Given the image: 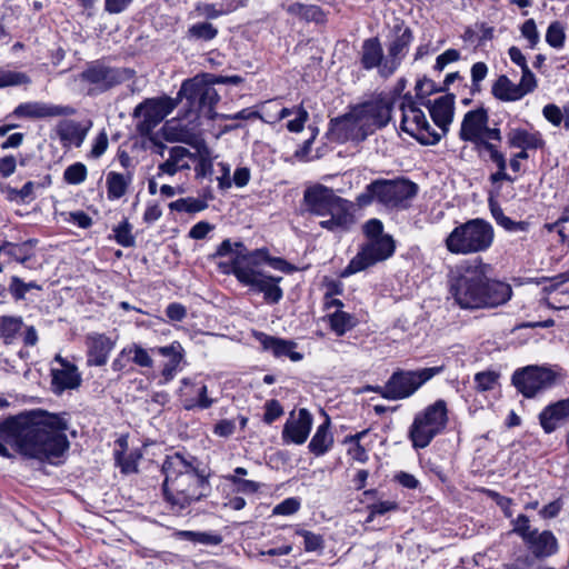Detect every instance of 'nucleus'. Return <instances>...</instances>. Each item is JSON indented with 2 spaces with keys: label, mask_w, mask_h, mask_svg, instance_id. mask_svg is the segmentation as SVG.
I'll return each mask as SVG.
<instances>
[{
  "label": "nucleus",
  "mask_w": 569,
  "mask_h": 569,
  "mask_svg": "<svg viewBox=\"0 0 569 569\" xmlns=\"http://www.w3.org/2000/svg\"><path fill=\"white\" fill-rule=\"evenodd\" d=\"M490 266L481 259L466 261L448 274L449 293L461 309H493L512 297L509 283L488 277Z\"/></svg>",
  "instance_id": "1"
},
{
  "label": "nucleus",
  "mask_w": 569,
  "mask_h": 569,
  "mask_svg": "<svg viewBox=\"0 0 569 569\" xmlns=\"http://www.w3.org/2000/svg\"><path fill=\"white\" fill-rule=\"evenodd\" d=\"M216 256L228 258L227 262L220 263L223 273L233 274L242 286L261 293L267 303L276 305L282 300V277H274L263 268V261L268 260L267 249L248 251L242 242L226 239L218 247Z\"/></svg>",
  "instance_id": "2"
},
{
  "label": "nucleus",
  "mask_w": 569,
  "mask_h": 569,
  "mask_svg": "<svg viewBox=\"0 0 569 569\" xmlns=\"http://www.w3.org/2000/svg\"><path fill=\"white\" fill-rule=\"evenodd\" d=\"M162 472L164 498L178 510L189 507L210 491L208 479L197 471L192 457L187 458L179 452L167 456Z\"/></svg>",
  "instance_id": "3"
},
{
  "label": "nucleus",
  "mask_w": 569,
  "mask_h": 569,
  "mask_svg": "<svg viewBox=\"0 0 569 569\" xmlns=\"http://www.w3.org/2000/svg\"><path fill=\"white\" fill-rule=\"evenodd\" d=\"M70 419L67 412H49L38 408V461L62 465L70 448L67 432Z\"/></svg>",
  "instance_id": "4"
},
{
  "label": "nucleus",
  "mask_w": 569,
  "mask_h": 569,
  "mask_svg": "<svg viewBox=\"0 0 569 569\" xmlns=\"http://www.w3.org/2000/svg\"><path fill=\"white\" fill-rule=\"evenodd\" d=\"M418 191L417 184L405 178H379L368 183L357 196L356 202L365 208L372 204L386 210H403Z\"/></svg>",
  "instance_id": "5"
},
{
  "label": "nucleus",
  "mask_w": 569,
  "mask_h": 569,
  "mask_svg": "<svg viewBox=\"0 0 569 569\" xmlns=\"http://www.w3.org/2000/svg\"><path fill=\"white\" fill-rule=\"evenodd\" d=\"M19 453L36 457V411L10 416L0 422V456L12 458Z\"/></svg>",
  "instance_id": "6"
},
{
  "label": "nucleus",
  "mask_w": 569,
  "mask_h": 569,
  "mask_svg": "<svg viewBox=\"0 0 569 569\" xmlns=\"http://www.w3.org/2000/svg\"><path fill=\"white\" fill-rule=\"evenodd\" d=\"M493 239V227L488 221L476 218L453 228L445 239V247L452 254L468 256L487 251Z\"/></svg>",
  "instance_id": "7"
},
{
  "label": "nucleus",
  "mask_w": 569,
  "mask_h": 569,
  "mask_svg": "<svg viewBox=\"0 0 569 569\" xmlns=\"http://www.w3.org/2000/svg\"><path fill=\"white\" fill-rule=\"evenodd\" d=\"M448 423V408L445 400L439 399L419 411L409 428L412 447L423 449L432 439L441 433Z\"/></svg>",
  "instance_id": "8"
},
{
  "label": "nucleus",
  "mask_w": 569,
  "mask_h": 569,
  "mask_svg": "<svg viewBox=\"0 0 569 569\" xmlns=\"http://www.w3.org/2000/svg\"><path fill=\"white\" fill-rule=\"evenodd\" d=\"M442 371V366L418 370H398L391 375L382 388H379V392L382 398L388 400L406 399Z\"/></svg>",
  "instance_id": "9"
},
{
  "label": "nucleus",
  "mask_w": 569,
  "mask_h": 569,
  "mask_svg": "<svg viewBox=\"0 0 569 569\" xmlns=\"http://www.w3.org/2000/svg\"><path fill=\"white\" fill-rule=\"evenodd\" d=\"M562 369L558 366L531 365L516 370L512 385L526 398H533L539 392L553 387L563 379Z\"/></svg>",
  "instance_id": "10"
},
{
  "label": "nucleus",
  "mask_w": 569,
  "mask_h": 569,
  "mask_svg": "<svg viewBox=\"0 0 569 569\" xmlns=\"http://www.w3.org/2000/svg\"><path fill=\"white\" fill-rule=\"evenodd\" d=\"M459 138L475 144L480 154L487 144L493 143L492 141L500 142L502 139L499 128L489 127V114L485 108L470 110L463 116Z\"/></svg>",
  "instance_id": "11"
},
{
  "label": "nucleus",
  "mask_w": 569,
  "mask_h": 569,
  "mask_svg": "<svg viewBox=\"0 0 569 569\" xmlns=\"http://www.w3.org/2000/svg\"><path fill=\"white\" fill-rule=\"evenodd\" d=\"M402 131L421 144L433 146L441 139V133L429 123L426 113L418 107L411 96L405 94L400 103Z\"/></svg>",
  "instance_id": "12"
},
{
  "label": "nucleus",
  "mask_w": 569,
  "mask_h": 569,
  "mask_svg": "<svg viewBox=\"0 0 569 569\" xmlns=\"http://www.w3.org/2000/svg\"><path fill=\"white\" fill-rule=\"evenodd\" d=\"M395 252V241L391 236L369 240L361 250L351 259L342 271L343 277L360 272L377 262L390 258Z\"/></svg>",
  "instance_id": "13"
},
{
  "label": "nucleus",
  "mask_w": 569,
  "mask_h": 569,
  "mask_svg": "<svg viewBox=\"0 0 569 569\" xmlns=\"http://www.w3.org/2000/svg\"><path fill=\"white\" fill-rule=\"evenodd\" d=\"M179 96L184 97L191 103L198 102L200 111L209 118H213V108L220 99L214 87L202 77L186 80L180 88Z\"/></svg>",
  "instance_id": "14"
},
{
  "label": "nucleus",
  "mask_w": 569,
  "mask_h": 569,
  "mask_svg": "<svg viewBox=\"0 0 569 569\" xmlns=\"http://www.w3.org/2000/svg\"><path fill=\"white\" fill-rule=\"evenodd\" d=\"M177 103L170 97L147 99L134 109V116L141 118L139 128L142 132H149L156 128L169 113L173 111Z\"/></svg>",
  "instance_id": "15"
},
{
  "label": "nucleus",
  "mask_w": 569,
  "mask_h": 569,
  "mask_svg": "<svg viewBox=\"0 0 569 569\" xmlns=\"http://www.w3.org/2000/svg\"><path fill=\"white\" fill-rule=\"evenodd\" d=\"M356 222L353 203L339 197L326 211V217L319 224L331 232H345Z\"/></svg>",
  "instance_id": "16"
},
{
  "label": "nucleus",
  "mask_w": 569,
  "mask_h": 569,
  "mask_svg": "<svg viewBox=\"0 0 569 569\" xmlns=\"http://www.w3.org/2000/svg\"><path fill=\"white\" fill-rule=\"evenodd\" d=\"M131 77L127 69H114L101 63L90 64L82 73L81 79L100 91L108 90Z\"/></svg>",
  "instance_id": "17"
},
{
  "label": "nucleus",
  "mask_w": 569,
  "mask_h": 569,
  "mask_svg": "<svg viewBox=\"0 0 569 569\" xmlns=\"http://www.w3.org/2000/svg\"><path fill=\"white\" fill-rule=\"evenodd\" d=\"M507 143L510 148H517L521 151L513 154L510 159V168L513 172H519L521 169L518 159H528L527 150L539 149L543 144V140L539 132L528 131L522 128H511L507 132Z\"/></svg>",
  "instance_id": "18"
},
{
  "label": "nucleus",
  "mask_w": 569,
  "mask_h": 569,
  "mask_svg": "<svg viewBox=\"0 0 569 569\" xmlns=\"http://www.w3.org/2000/svg\"><path fill=\"white\" fill-rule=\"evenodd\" d=\"M56 366L51 367V390L60 396L64 391L76 390L81 386L82 378L76 365L62 359L54 358Z\"/></svg>",
  "instance_id": "19"
},
{
  "label": "nucleus",
  "mask_w": 569,
  "mask_h": 569,
  "mask_svg": "<svg viewBox=\"0 0 569 569\" xmlns=\"http://www.w3.org/2000/svg\"><path fill=\"white\" fill-rule=\"evenodd\" d=\"M331 131L341 142H360L371 134L365 126L363 119L358 114L356 107L349 113L333 120Z\"/></svg>",
  "instance_id": "20"
},
{
  "label": "nucleus",
  "mask_w": 569,
  "mask_h": 569,
  "mask_svg": "<svg viewBox=\"0 0 569 569\" xmlns=\"http://www.w3.org/2000/svg\"><path fill=\"white\" fill-rule=\"evenodd\" d=\"M313 425V417L306 408L290 412L283 429L284 443L302 445L307 441Z\"/></svg>",
  "instance_id": "21"
},
{
  "label": "nucleus",
  "mask_w": 569,
  "mask_h": 569,
  "mask_svg": "<svg viewBox=\"0 0 569 569\" xmlns=\"http://www.w3.org/2000/svg\"><path fill=\"white\" fill-rule=\"evenodd\" d=\"M370 133L386 127L391 120V103L388 99L377 98L356 106Z\"/></svg>",
  "instance_id": "22"
},
{
  "label": "nucleus",
  "mask_w": 569,
  "mask_h": 569,
  "mask_svg": "<svg viewBox=\"0 0 569 569\" xmlns=\"http://www.w3.org/2000/svg\"><path fill=\"white\" fill-rule=\"evenodd\" d=\"M325 308L329 311L327 315L329 327L337 336L341 337L356 327V317L342 309L343 302L340 299L326 295Z\"/></svg>",
  "instance_id": "23"
},
{
  "label": "nucleus",
  "mask_w": 569,
  "mask_h": 569,
  "mask_svg": "<svg viewBox=\"0 0 569 569\" xmlns=\"http://www.w3.org/2000/svg\"><path fill=\"white\" fill-rule=\"evenodd\" d=\"M180 399L186 410H203L213 405V399L208 397L207 386L190 378L181 380Z\"/></svg>",
  "instance_id": "24"
},
{
  "label": "nucleus",
  "mask_w": 569,
  "mask_h": 569,
  "mask_svg": "<svg viewBox=\"0 0 569 569\" xmlns=\"http://www.w3.org/2000/svg\"><path fill=\"white\" fill-rule=\"evenodd\" d=\"M91 126V121L66 119L61 120L57 124L56 132L63 148H80L86 140Z\"/></svg>",
  "instance_id": "25"
},
{
  "label": "nucleus",
  "mask_w": 569,
  "mask_h": 569,
  "mask_svg": "<svg viewBox=\"0 0 569 569\" xmlns=\"http://www.w3.org/2000/svg\"><path fill=\"white\" fill-rule=\"evenodd\" d=\"M197 160V154L189 149L177 146L168 150L167 159L158 166L157 177H173L180 171L189 170Z\"/></svg>",
  "instance_id": "26"
},
{
  "label": "nucleus",
  "mask_w": 569,
  "mask_h": 569,
  "mask_svg": "<svg viewBox=\"0 0 569 569\" xmlns=\"http://www.w3.org/2000/svg\"><path fill=\"white\" fill-rule=\"evenodd\" d=\"M339 198L331 188L323 184H315L305 190L303 200L308 211L325 218L326 211Z\"/></svg>",
  "instance_id": "27"
},
{
  "label": "nucleus",
  "mask_w": 569,
  "mask_h": 569,
  "mask_svg": "<svg viewBox=\"0 0 569 569\" xmlns=\"http://www.w3.org/2000/svg\"><path fill=\"white\" fill-rule=\"evenodd\" d=\"M432 121L439 129L441 137L449 131V127L453 120L455 97L452 94H443L428 106Z\"/></svg>",
  "instance_id": "28"
},
{
  "label": "nucleus",
  "mask_w": 569,
  "mask_h": 569,
  "mask_svg": "<svg viewBox=\"0 0 569 569\" xmlns=\"http://www.w3.org/2000/svg\"><path fill=\"white\" fill-rule=\"evenodd\" d=\"M386 56L378 38H369L362 42L360 51V63L365 70L377 69L379 76L389 78L392 73H385L383 64Z\"/></svg>",
  "instance_id": "29"
},
{
  "label": "nucleus",
  "mask_w": 569,
  "mask_h": 569,
  "mask_svg": "<svg viewBox=\"0 0 569 569\" xmlns=\"http://www.w3.org/2000/svg\"><path fill=\"white\" fill-rule=\"evenodd\" d=\"M412 39V32L409 29H405L390 42L383 64L385 73L393 74L397 71L408 52Z\"/></svg>",
  "instance_id": "30"
},
{
  "label": "nucleus",
  "mask_w": 569,
  "mask_h": 569,
  "mask_svg": "<svg viewBox=\"0 0 569 569\" xmlns=\"http://www.w3.org/2000/svg\"><path fill=\"white\" fill-rule=\"evenodd\" d=\"M569 418V398L561 399L545 407L538 416L539 423L546 433H552Z\"/></svg>",
  "instance_id": "31"
},
{
  "label": "nucleus",
  "mask_w": 569,
  "mask_h": 569,
  "mask_svg": "<svg viewBox=\"0 0 569 569\" xmlns=\"http://www.w3.org/2000/svg\"><path fill=\"white\" fill-rule=\"evenodd\" d=\"M256 339L264 350L270 351L277 358L287 357L295 362L303 358L302 353L296 351L297 343L291 340L276 338L263 332L256 333Z\"/></svg>",
  "instance_id": "32"
},
{
  "label": "nucleus",
  "mask_w": 569,
  "mask_h": 569,
  "mask_svg": "<svg viewBox=\"0 0 569 569\" xmlns=\"http://www.w3.org/2000/svg\"><path fill=\"white\" fill-rule=\"evenodd\" d=\"M88 363L103 366L116 346V341L103 333H90L87 337Z\"/></svg>",
  "instance_id": "33"
},
{
  "label": "nucleus",
  "mask_w": 569,
  "mask_h": 569,
  "mask_svg": "<svg viewBox=\"0 0 569 569\" xmlns=\"http://www.w3.org/2000/svg\"><path fill=\"white\" fill-rule=\"evenodd\" d=\"M151 351L168 358V361L163 365L161 376L164 382L171 381L178 371L181 370L180 365L184 357L182 346L178 341H173L169 346L152 348Z\"/></svg>",
  "instance_id": "34"
},
{
  "label": "nucleus",
  "mask_w": 569,
  "mask_h": 569,
  "mask_svg": "<svg viewBox=\"0 0 569 569\" xmlns=\"http://www.w3.org/2000/svg\"><path fill=\"white\" fill-rule=\"evenodd\" d=\"M525 545L539 559L551 557L558 551V540L549 530H535Z\"/></svg>",
  "instance_id": "35"
},
{
  "label": "nucleus",
  "mask_w": 569,
  "mask_h": 569,
  "mask_svg": "<svg viewBox=\"0 0 569 569\" xmlns=\"http://www.w3.org/2000/svg\"><path fill=\"white\" fill-rule=\"evenodd\" d=\"M332 445L333 435L330 431V420L327 417L326 420L320 426H318L308 445V449L316 457H321L331 449Z\"/></svg>",
  "instance_id": "36"
},
{
  "label": "nucleus",
  "mask_w": 569,
  "mask_h": 569,
  "mask_svg": "<svg viewBox=\"0 0 569 569\" xmlns=\"http://www.w3.org/2000/svg\"><path fill=\"white\" fill-rule=\"evenodd\" d=\"M492 94L501 101H518L523 98V92L518 83H513L508 77L501 76L492 87Z\"/></svg>",
  "instance_id": "37"
},
{
  "label": "nucleus",
  "mask_w": 569,
  "mask_h": 569,
  "mask_svg": "<svg viewBox=\"0 0 569 569\" xmlns=\"http://www.w3.org/2000/svg\"><path fill=\"white\" fill-rule=\"evenodd\" d=\"M132 181L130 174L111 171L107 174V194L109 200H118L123 197Z\"/></svg>",
  "instance_id": "38"
},
{
  "label": "nucleus",
  "mask_w": 569,
  "mask_h": 569,
  "mask_svg": "<svg viewBox=\"0 0 569 569\" xmlns=\"http://www.w3.org/2000/svg\"><path fill=\"white\" fill-rule=\"evenodd\" d=\"M287 11L290 14L298 16L306 21H315L317 23L325 21V13L316 4L293 2L287 8Z\"/></svg>",
  "instance_id": "39"
},
{
  "label": "nucleus",
  "mask_w": 569,
  "mask_h": 569,
  "mask_svg": "<svg viewBox=\"0 0 569 569\" xmlns=\"http://www.w3.org/2000/svg\"><path fill=\"white\" fill-rule=\"evenodd\" d=\"M368 433L367 430L357 432L348 436L345 439V443L349 445L347 455L355 461L365 463L368 460V452L366 448L360 443L361 439Z\"/></svg>",
  "instance_id": "40"
},
{
  "label": "nucleus",
  "mask_w": 569,
  "mask_h": 569,
  "mask_svg": "<svg viewBox=\"0 0 569 569\" xmlns=\"http://www.w3.org/2000/svg\"><path fill=\"white\" fill-rule=\"evenodd\" d=\"M151 352L138 343H131L123 348V355H129L130 361L142 368L153 367Z\"/></svg>",
  "instance_id": "41"
},
{
  "label": "nucleus",
  "mask_w": 569,
  "mask_h": 569,
  "mask_svg": "<svg viewBox=\"0 0 569 569\" xmlns=\"http://www.w3.org/2000/svg\"><path fill=\"white\" fill-rule=\"evenodd\" d=\"M207 207L208 203L204 199L193 197L180 198L169 204L170 210L187 213L200 212Z\"/></svg>",
  "instance_id": "42"
},
{
  "label": "nucleus",
  "mask_w": 569,
  "mask_h": 569,
  "mask_svg": "<svg viewBox=\"0 0 569 569\" xmlns=\"http://www.w3.org/2000/svg\"><path fill=\"white\" fill-rule=\"evenodd\" d=\"M142 455L139 449L132 450L129 453L122 451H114V460L117 466L123 473H132L137 471L138 461Z\"/></svg>",
  "instance_id": "43"
},
{
  "label": "nucleus",
  "mask_w": 569,
  "mask_h": 569,
  "mask_svg": "<svg viewBox=\"0 0 569 569\" xmlns=\"http://www.w3.org/2000/svg\"><path fill=\"white\" fill-rule=\"evenodd\" d=\"M233 10H236V7L232 6V2H228L227 6H224V2H203L197 7V11L208 19H216Z\"/></svg>",
  "instance_id": "44"
},
{
  "label": "nucleus",
  "mask_w": 569,
  "mask_h": 569,
  "mask_svg": "<svg viewBox=\"0 0 569 569\" xmlns=\"http://www.w3.org/2000/svg\"><path fill=\"white\" fill-rule=\"evenodd\" d=\"M182 539H186L188 541L206 545V546H217L219 545L222 539L219 535L216 533H209V532H200V531H180L178 533Z\"/></svg>",
  "instance_id": "45"
},
{
  "label": "nucleus",
  "mask_w": 569,
  "mask_h": 569,
  "mask_svg": "<svg viewBox=\"0 0 569 569\" xmlns=\"http://www.w3.org/2000/svg\"><path fill=\"white\" fill-rule=\"evenodd\" d=\"M565 40L566 33L563 26L558 21L550 23L546 32V42L550 47L559 50L563 48Z\"/></svg>",
  "instance_id": "46"
},
{
  "label": "nucleus",
  "mask_w": 569,
  "mask_h": 569,
  "mask_svg": "<svg viewBox=\"0 0 569 569\" xmlns=\"http://www.w3.org/2000/svg\"><path fill=\"white\" fill-rule=\"evenodd\" d=\"M22 328V320L19 317L4 316L0 318V335L7 341L13 339Z\"/></svg>",
  "instance_id": "47"
},
{
  "label": "nucleus",
  "mask_w": 569,
  "mask_h": 569,
  "mask_svg": "<svg viewBox=\"0 0 569 569\" xmlns=\"http://www.w3.org/2000/svg\"><path fill=\"white\" fill-rule=\"evenodd\" d=\"M114 240L118 244L122 247H133L136 243V238L132 234V226L128 222V220H123L118 226L113 228Z\"/></svg>",
  "instance_id": "48"
},
{
  "label": "nucleus",
  "mask_w": 569,
  "mask_h": 569,
  "mask_svg": "<svg viewBox=\"0 0 569 569\" xmlns=\"http://www.w3.org/2000/svg\"><path fill=\"white\" fill-rule=\"evenodd\" d=\"M188 33L192 39L209 41L216 38L218 30L209 22H199L192 24Z\"/></svg>",
  "instance_id": "49"
},
{
  "label": "nucleus",
  "mask_w": 569,
  "mask_h": 569,
  "mask_svg": "<svg viewBox=\"0 0 569 569\" xmlns=\"http://www.w3.org/2000/svg\"><path fill=\"white\" fill-rule=\"evenodd\" d=\"M87 174V167L82 162H76L67 167L63 172V179L69 184H80L86 180Z\"/></svg>",
  "instance_id": "50"
},
{
  "label": "nucleus",
  "mask_w": 569,
  "mask_h": 569,
  "mask_svg": "<svg viewBox=\"0 0 569 569\" xmlns=\"http://www.w3.org/2000/svg\"><path fill=\"white\" fill-rule=\"evenodd\" d=\"M309 120V112L302 104L296 106L295 118L289 120L286 128L289 132L299 133L305 129L306 122Z\"/></svg>",
  "instance_id": "51"
},
{
  "label": "nucleus",
  "mask_w": 569,
  "mask_h": 569,
  "mask_svg": "<svg viewBox=\"0 0 569 569\" xmlns=\"http://www.w3.org/2000/svg\"><path fill=\"white\" fill-rule=\"evenodd\" d=\"M296 533L303 538L305 550L307 552L318 551L323 548L322 536L305 529H297Z\"/></svg>",
  "instance_id": "52"
},
{
  "label": "nucleus",
  "mask_w": 569,
  "mask_h": 569,
  "mask_svg": "<svg viewBox=\"0 0 569 569\" xmlns=\"http://www.w3.org/2000/svg\"><path fill=\"white\" fill-rule=\"evenodd\" d=\"M73 112L74 110L68 106L38 103V118L68 116Z\"/></svg>",
  "instance_id": "53"
},
{
  "label": "nucleus",
  "mask_w": 569,
  "mask_h": 569,
  "mask_svg": "<svg viewBox=\"0 0 569 569\" xmlns=\"http://www.w3.org/2000/svg\"><path fill=\"white\" fill-rule=\"evenodd\" d=\"M30 82V79L22 72L0 69V88L19 86Z\"/></svg>",
  "instance_id": "54"
},
{
  "label": "nucleus",
  "mask_w": 569,
  "mask_h": 569,
  "mask_svg": "<svg viewBox=\"0 0 569 569\" xmlns=\"http://www.w3.org/2000/svg\"><path fill=\"white\" fill-rule=\"evenodd\" d=\"M301 507L299 498L290 497L276 505L272 509V515L276 516H291L296 513Z\"/></svg>",
  "instance_id": "55"
},
{
  "label": "nucleus",
  "mask_w": 569,
  "mask_h": 569,
  "mask_svg": "<svg viewBox=\"0 0 569 569\" xmlns=\"http://www.w3.org/2000/svg\"><path fill=\"white\" fill-rule=\"evenodd\" d=\"M498 375L495 371H481L475 376L476 388L479 391H488L495 388Z\"/></svg>",
  "instance_id": "56"
},
{
  "label": "nucleus",
  "mask_w": 569,
  "mask_h": 569,
  "mask_svg": "<svg viewBox=\"0 0 569 569\" xmlns=\"http://www.w3.org/2000/svg\"><path fill=\"white\" fill-rule=\"evenodd\" d=\"M512 531L522 539L523 543L531 537V535L536 530L530 527L529 518L526 515H519L512 521Z\"/></svg>",
  "instance_id": "57"
},
{
  "label": "nucleus",
  "mask_w": 569,
  "mask_h": 569,
  "mask_svg": "<svg viewBox=\"0 0 569 569\" xmlns=\"http://www.w3.org/2000/svg\"><path fill=\"white\" fill-rule=\"evenodd\" d=\"M224 479L236 486L237 492L256 493L260 489V483L253 480H246L236 476H226Z\"/></svg>",
  "instance_id": "58"
},
{
  "label": "nucleus",
  "mask_w": 569,
  "mask_h": 569,
  "mask_svg": "<svg viewBox=\"0 0 569 569\" xmlns=\"http://www.w3.org/2000/svg\"><path fill=\"white\" fill-rule=\"evenodd\" d=\"M109 144L108 134L104 130L93 139L89 157L93 159L100 158L107 150Z\"/></svg>",
  "instance_id": "59"
},
{
  "label": "nucleus",
  "mask_w": 569,
  "mask_h": 569,
  "mask_svg": "<svg viewBox=\"0 0 569 569\" xmlns=\"http://www.w3.org/2000/svg\"><path fill=\"white\" fill-rule=\"evenodd\" d=\"M482 153H487L489 160L492 161L498 170H507V160L505 154L498 149V146L495 143L487 144L482 150Z\"/></svg>",
  "instance_id": "60"
},
{
  "label": "nucleus",
  "mask_w": 569,
  "mask_h": 569,
  "mask_svg": "<svg viewBox=\"0 0 569 569\" xmlns=\"http://www.w3.org/2000/svg\"><path fill=\"white\" fill-rule=\"evenodd\" d=\"M521 34L529 42L530 48H535L539 42V33L533 19H528L521 26Z\"/></svg>",
  "instance_id": "61"
},
{
  "label": "nucleus",
  "mask_w": 569,
  "mask_h": 569,
  "mask_svg": "<svg viewBox=\"0 0 569 569\" xmlns=\"http://www.w3.org/2000/svg\"><path fill=\"white\" fill-rule=\"evenodd\" d=\"M363 232L369 240L379 239L380 237H386L383 233V224L379 219H370L363 226Z\"/></svg>",
  "instance_id": "62"
},
{
  "label": "nucleus",
  "mask_w": 569,
  "mask_h": 569,
  "mask_svg": "<svg viewBox=\"0 0 569 569\" xmlns=\"http://www.w3.org/2000/svg\"><path fill=\"white\" fill-rule=\"evenodd\" d=\"M264 415H263V421L266 423H272L274 420H277L279 417L283 415V409L278 400H269L266 402L264 406Z\"/></svg>",
  "instance_id": "63"
},
{
  "label": "nucleus",
  "mask_w": 569,
  "mask_h": 569,
  "mask_svg": "<svg viewBox=\"0 0 569 569\" xmlns=\"http://www.w3.org/2000/svg\"><path fill=\"white\" fill-rule=\"evenodd\" d=\"M522 76L520 82L518 83L519 88L523 92V97L535 90L537 87V81L535 74L530 71L529 68L521 70Z\"/></svg>",
  "instance_id": "64"
}]
</instances>
